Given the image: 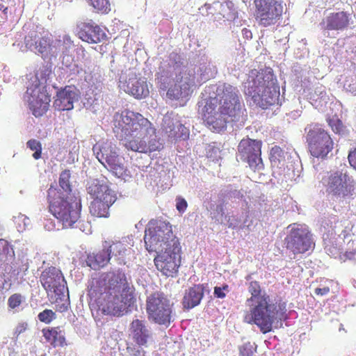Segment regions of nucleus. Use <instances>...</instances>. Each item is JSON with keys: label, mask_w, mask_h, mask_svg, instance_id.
<instances>
[{"label": "nucleus", "mask_w": 356, "mask_h": 356, "mask_svg": "<svg viewBox=\"0 0 356 356\" xmlns=\"http://www.w3.org/2000/svg\"><path fill=\"white\" fill-rule=\"evenodd\" d=\"M116 121V131L120 134L121 140L128 150L149 154L163 148L156 129L142 114L125 110Z\"/></svg>", "instance_id": "obj_1"}, {"label": "nucleus", "mask_w": 356, "mask_h": 356, "mask_svg": "<svg viewBox=\"0 0 356 356\" xmlns=\"http://www.w3.org/2000/svg\"><path fill=\"white\" fill-rule=\"evenodd\" d=\"M100 282L99 280H92L88 291L90 300L96 303L102 314L122 316L127 305L130 306L134 299V288L128 282L125 273L119 270L112 273L104 291Z\"/></svg>", "instance_id": "obj_2"}, {"label": "nucleus", "mask_w": 356, "mask_h": 356, "mask_svg": "<svg viewBox=\"0 0 356 356\" xmlns=\"http://www.w3.org/2000/svg\"><path fill=\"white\" fill-rule=\"evenodd\" d=\"M241 105L237 88L223 83L216 88L214 97H209L202 111V118L207 127L220 132L227 127L229 120L240 115Z\"/></svg>", "instance_id": "obj_3"}, {"label": "nucleus", "mask_w": 356, "mask_h": 356, "mask_svg": "<svg viewBox=\"0 0 356 356\" xmlns=\"http://www.w3.org/2000/svg\"><path fill=\"white\" fill-rule=\"evenodd\" d=\"M248 291L251 295L247 299V302L250 303V311L244 314V322L255 324L264 334L270 332L275 321L281 319L286 314V303L281 300L273 301L269 295L262 292L257 281L250 282Z\"/></svg>", "instance_id": "obj_4"}, {"label": "nucleus", "mask_w": 356, "mask_h": 356, "mask_svg": "<svg viewBox=\"0 0 356 356\" xmlns=\"http://www.w3.org/2000/svg\"><path fill=\"white\" fill-rule=\"evenodd\" d=\"M245 94L263 109L275 104L280 97V86L274 74L269 70H252L244 85Z\"/></svg>", "instance_id": "obj_5"}, {"label": "nucleus", "mask_w": 356, "mask_h": 356, "mask_svg": "<svg viewBox=\"0 0 356 356\" xmlns=\"http://www.w3.org/2000/svg\"><path fill=\"white\" fill-rule=\"evenodd\" d=\"M49 212L62 224L63 228H71L79 220L81 211V200L77 196H60L58 192L51 191L47 195Z\"/></svg>", "instance_id": "obj_6"}, {"label": "nucleus", "mask_w": 356, "mask_h": 356, "mask_svg": "<svg viewBox=\"0 0 356 356\" xmlns=\"http://www.w3.org/2000/svg\"><path fill=\"white\" fill-rule=\"evenodd\" d=\"M144 241L146 250L149 252L180 244L179 238L173 234L170 223L157 220L149 222Z\"/></svg>", "instance_id": "obj_7"}, {"label": "nucleus", "mask_w": 356, "mask_h": 356, "mask_svg": "<svg viewBox=\"0 0 356 356\" xmlns=\"http://www.w3.org/2000/svg\"><path fill=\"white\" fill-rule=\"evenodd\" d=\"M87 191L92 199L89 207L91 215L97 218H108L110 207L117 200L116 193L107 183L97 179L89 184Z\"/></svg>", "instance_id": "obj_8"}, {"label": "nucleus", "mask_w": 356, "mask_h": 356, "mask_svg": "<svg viewBox=\"0 0 356 356\" xmlns=\"http://www.w3.org/2000/svg\"><path fill=\"white\" fill-rule=\"evenodd\" d=\"M307 150L314 158L325 159L334 149L331 136L318 123H310L305 128Z\"/></svg>", "instance_id": "obj_9"}, {"label": "nucleus", "mask_w": 356, "mask_h": 356, "mask_svg": "<svg viewBox=\"0 0 356 356\" xmlns=\"http://www.w3.org/2000/svg\"><path fill=\"white\" fill-rule=\"evenodd\" d=\"M174 302L161 291L147 297L146 312L148 319L159 325L168 327L173 321Z\"/></svg>", "instance_id": "obj_10"}, {"label": "nucleus", "mask_w": 356, "mask_h": 356, "mask_svg": "<svg viewBox=\"0 0 356 356\" xmlns=\"http://www.w3.org/2000/svg\"><path fill=\"white\" fill-rule=\"evenodd\" d=\"M321 183L328 195L339 200L352 195L355 188L353 180L342 170L327 172Z\"/></svg>", "instance_id": "obj_11"}, {"label": "nucleus", "mask_w": 356, "mask_h": 356, "mask_svg": "<svg viewBox=\"0 0 356 356\" xmlns=\"http://www.w3.org/2000/svg\"><path fill=\"white\" fill-rule=\"evenodd\" d=\"M98 161L118 177L125 175L127 169L120 162L118 147L111 142L97 143L92 147Z\"/></svg>", "instance_id": "obj_12"}, {"label": "nucleus", "mask_w": 356, "mask_h": 356, "mask_svg": "<svg viewBox=\"0 0 356 356\" xmlns=\"http://www.w3.org/2000/svg\"><path fill=\"white\" fill-rule=\"evenodd\" d=\"M157 251L159 252L154 259L156 269L166 277H175L181 265L180 244Z\"/></svg>", "instance_id": "obj_13"}, {"label": "nucleus", "mask_w": 356, "mask_h": 356, "mask_svg": "<svg viewBox=\"0 0 356 356\" xmlns=\"http://www.w3.org/2000/svg\"><path fill=\"white\" fill-rule=\"evenodd\" d=\"M254 18L259 25H275L282 17L284 6L280 0H254Z\"/></svg>", "instance_id": "obj_14"}, {"label": "nucleus", "mask_w": 356, "mask_h": 356, "mask_svg": "<svg viewBox=\"0 0 356 356\" xmlns=\"http://www.w3.org/2000/svg\"><path fill=\"white\" fill-rule=\"evenodd\" d=\"M262 142L258 140L244 138L238 146V152L242 161L248 163L250 168L255 171L264 168L261 159Z\"/></svg>", "instance_id": "obj_15"}, {"label": "nucleus", "mask_w": 356, "mask_h": 356, "mask_svg": "<svg viewBox=\"0 0 356 356\" xmlns=\"http://www.w3.org/2000/svg\"><path fill=\"white\" fill-rule=\"evenodd\" d=\"M284 241L286 248L294 254H303L315 245L309 230L300 225L292 227Z\"/></svg>", "instance_id": "obj_16"}, {"label": "nucleus", "mask_w": 356, "mask_h": 356, "mask_svg": "<svg viewBox=\"0 0 356 356\" xmlns=\"http://www.w3.org/2000/svg\"><path fill=\"white\" fill-rule=\"evenodd\" d=\"M195 86V74L194 72H181L176 75L174 83L167 91V96L170 99H183L188 97L193 92V87Z\"/></svg>", "instance_id": "obj_17"}, {"label": "nucleus", "mask_w": 356, "mask_h": 356, "mask_svg": "<svg viewBox=\"0 0 356 356\" xmlns=\"http://www.w3.org/2000/svg\"><path fill=\"white\" fill-rule=\"evenodd\" d=\"M24 44L27 49L47 56L51 50V40L43 29L31 30L24 38Z\"/></svg>", "instance_id": "obj_18"}, {"label": "nucleus", "mask_w": 356, "mask_h": 356, "mask_svg": "<svg viewBox=\"0 0 356 356\" xmlns=\"http://www.w3.org/2000/svg\"><path fill=\"white\" fill-rule=\"evenodd\" d=\"M40 282L48 296L60 297L65 288V279L61 271L56 267H49L40 275Z\"/></svg>", "instance_id": "obj_19"}, {"label": "nucleus", "mask_w": 356, "mask_h": 356, "mask_svg": "<svg viewBox=\"0 0 356 356\" xmlns=\"http://www.w3.org/2000/svg\"><path fill=\"white\" fill-rule=\"evenodd\" d=\"M122 88L128 94L136 99H142L149 95V91L145 78L138 77L135 72H129L128 77L122 82Z\"/></svg>", "instance_id": "obj_20"}, {"label": "nucleus", "mask_w": 356, "mask_h": 356, "mask_svg": "<svg viewBox=\"0 0 356 356\" xmlns=\"http://www.w3.org/2000/svg\"><path fill=\"white\" fill-rule=\"evenodd\" d=\"M51 99L44 87L35 86L31 93L29 102L35 117L44 115L48 110Z\"/></svg>", "instance_id": "obj_21"}, {"label": "nucleus", "mask_w": 356, "mask_h": 356, "mask_svg": "<svg viewBox=\"0 0 356 356\" xmlns=\"http://www.w3.org/2000/svg\"><path fill=\"white\" fill-rule=\"evenodd\" d=\"M77 29L79 38L88 43H99L106 38L104 32L92 19L79 22Z\"/></svg>", "instance_id": "obj_22"}, {"label": "nucleus", "mask_w": 356, "mask_h": 356, "mask_svg": "<svg viewBox=\"0 0 356 356\" xmlns=\"http://www.w3.org/2000/svg\"><path fill=\"white\" fill-rule=\"evenodd\" d=\"M129 336L138 346H147L152 339V332L145 321L134 319L129 325Z\"/></svg>", "instance_id": "obj_23"}, {"label": "nucleus", "mask_w": 356, "mask_h": 356, "mask_svg": "<svg viewBox=\"0 0 356 356\" xmlns=\"http://www.w3.org/2000/svg\"><path fill=\"white\" fill-rule=\"evenodd\" d=\"M350 24V14L345 11L330 13L321 22V28L327 31H342Z\"/></svg>", "instance_id": "obj_24"}, {"label": "nucleus", "mask_w": 356, "mask_h": 356, "mask_svg": "<svg viewBox=\"0 0 356 356\" xmlns=\"http://www.w3.org/2000/svg\"><path fill=\"white\" fill-rule=\"evenodd\" d=\"M76 94L72 87L65 86L63 89L58 91L56 94V98L54 102V106L58 111H70L74 107V102Z\"/></svg>", "instance_id": "obj_25"}, {"label": "nucleus", "mask_w": 356, "mask_h": 356, "mask_svg": "<svg viewBox=\"0 0 356 356\" xmlns=\"http://www.w3.org/2000/svg\"><path fill=\"white\" fill-rule=\"evenodd\" d=\"M204 296V287L201 284H195L189 288L183 298V306L189 309L198 305Z\"/></svg>", "instance_id": "obj_26"}, {"label": "nucleus", "mask_w": 356, "mask_h": 356, "mask_svg": "<svg viewBox=\"0 0 356 356\" xmlns=\"http://www.w3.org/2000/svg\"><path fill=\"white\" fill-rule=\"evenodd\" d=\"M43 337L53 347H63L67 345L63 331L59 327L44 328Z\"/></svg>", "instance_id": "obj_27"}, {"label": "nucleus", "mask_w": 356, "mask_h": 356, "mask_svg": "<svg viewBox=\"0 0 356 356\" xmlns=\"http://www.w3.org/2000/svg\"><path fill=\"white\" fill-rule=\"evenodd\" d=\"M71 174L69 170H65L61 172L59 177V188L52 186L47 191V195H50V193L53 191L58 192L60 196H75L72 193V186L70 184Z\"/></svg>", "instance_id": "obj_28"}, {"label": "nucleus", "mask_w": 356, "mask_h": 356, "mask_svg": "<svg viewBox=\"0 0 356 356\" xmlns=\"http://www.w3.org/2000/svg\"><path fill=\"white\" fill-rule=\"evenodd\" d=\"M111 259L109 253L106 249H103L92 254H89L86 259V263L88 266L94 270H99L106 266Z\"/></svg>", "instance_id": "obj_29"}, {"label": "nucleus", "mask_w": 356, "mask_h": 356, "mask_svg": "<svg viewBox=\"0 0 356 356\" xmlns=\"http://www.w3.org/2000/svg\"><path fill=\"white\" fill-rule=\"evenodd\" d=\"M103 247L105 248L109 253L110 257L113 256L118 259H123L128 251V246L124 241H107L103 243Z\"/></svg>", "instance_id": "obj_30"}, {"label": "nucleus", "mask_w": 356, "mask_h": 356, "mask_svg": "<svg viewBox=\"0 0 356 356\" xmlns=\"http://www.w3.org/2000/svg\"><path fill=\"white\" fill-rule=\"evenodd\" d=\"M13 249L10 246L8 242L4 239H0V277L5 276L4 271L9 266L8 263L6 262L8 254ZM14 254V252H13Z\"/></svg>", "instance_id": "obj_31"}, {"label": "nucleus", "mask_w": 356, "mask_h": 356, "mask_svg": "<svg viewBox=\"0 0 356 356\" xmlns=\"http://www.w3.org/2000/svg\"><path fill=\"white\" fill-rule=\"evenodd\" d=\"M177 122L179 121L170 116L165 115L164 117L162 124V128L168 137L172 138V136H176L175 129H176V127H177Z\"/></svg>", "instance_id": "obj_32"}, {"label": "nucleus", "mask_w": 356, "mask_h": 356, "mask_svg": "<svg viewBox=\"0 0 356 356\" xmlns=\"http://www.w3.org/2000/svg\"><path fill=\"white\" fill-rule=\"evenodd\" d=\"M270 161L273 166L277 165L284 161L285 156L284 150L279 146H274L270 152Z\"/></svg>", "instance_id": "obj_33"}, {"label": "nucleus", "mask_w": 356, "mask_h": 356, "mask_svg": "<svg viewBox=\"0 0 356 356\" xmlns=\"http://www.w3.org/2000/svg\"><path fill=\"white\" fill-rule=\"evenodd\" d=\"M88 2L97 13H108L111 10L109 0H88Z\"/></svg>", "instance_id": "obj_34"}, {"label": "nucleus", "mask_w": 356, "mask_h": 356, "mask_svg": "<svg viewBox=\"0 0 356 356\" xmlns=\"http://www.w3.org/2000/svg\"><path fill=\"white\" fill-rule=\"evenodd\" d=\"M356 241H350L348 243V250L339 255L340 259L345 262L348 260H356Z\"/></svg>", "instance_id": "obj_35"}, {"label": "nucleus", "mask_w": 356, "mask_h": 356, "mask_svg": "<svg viewBox=\"0 0 356 356\" xmlns=\"http://www.w3.org/2000/svg\"><path fill=\"white\" fill-rule=\"evenodd\" d=\"M25 301V297L19 293L12 294L8 299V307L14 310L19 308Z\"/></svg>", "instance_id": "obj_36"}, {"label": "nucleus", "mask_w": 356, "mask_h": 356, "mask_svg": "<svg viewBox=\"0 0 356 356\" xmlns=\"http://www.w3.org/2000/svg\"><path fill=\"white\" fill-rule=\"evenodd\" d=\"M27 147L32 151H34L33 157L38 160L41 158L42 155V144L40 141L35 139H31L26 143Z\"/></svg>", "instance_id": "obj_37"}, {"label": "nucleus", "mask_w": 356, "mask_h": 356, "mask_svg": "<svg viewBox=\"0 0 356 356\" xmlns=\"http://www.w3.org/2000/svg\"><path fill=\"white\" fill-rule=\"evenodd\" d=\"M327 123L335 134H342L343 133L345 127L341 120L337 116L329 118L327 120Z\"/></svg>", "instance_id": "obj_38"}, {"label": "nucleus", "mask_w": 356, "mask_h": 356, "mask_svg": "<svg viewBox=\"0 0 356 356\" xmlns=\"http://www.w3.org/2000/svg\"><path fill=\"white\" fill-rule=\"evenodd\" d=\"M177 126L176 129H175L176 136H172V138L183 140L187 139L190 134L189 129L180 122H177Z\"/></svg>", "instance_id": "obj_39"}, {"label": "nucleus", "mask_w": 356, "mask_h": 356, "mask_svg": "<svg viewBox=\"0 0 356 356\" xmlns=\"http://www.w3.org/2000/svg\"><path fill=\"white\" fill-rule=\"evenodd\" d=\"M333 231L334 234L338 235L339 238H341L343 240L347 238L350 236V229L344 227L341 222L335 223Z\"/></svg>", "instance_id": "obj_40"}, {"label": "nucleus", "mask_w": 356, "mask_h": 356, "mask_svg": "<svg viewBox=\"0 0 356 356\" xmlns=\"http://www.w3.org/2000/svg\"><path fill=\"white\" fill-rule=\"evenodd\" d=\"M38 318L40 322L49 324L56 319V315L51 309H46L38 314Z\"/></svg>", "instance_id": "obj_41"}, {"label": "nucleus", "mask_w": 356, "mask_h": 356, "mask_svg": "<svg viewBox=\"0 0 356 356\" xmlns=\"http://www.w3.org/2000/svg\"><path fill=\"white\" fill-rule=\"evenodd\" d=\"M255 350L250 342L245 343L239 348L240 356H252Z\"/></svg>", "instance_id": "obj_42"}, {"label": "nucleus", "mask_w": 356, "mask_h": 356, "mask_svg": "<svg viewBox=\"0 0 356 356\" xmlns=\"http://www.w3.org/2000/svg\"><path fill=\"white\" fill-rule=\"evenodd\" d=\"M229 287L227 284H224L222 287L215 286L213 291V295L218 298H224L226 296V293L229 292Z\"/></svg>", "instance_id": "obj_43"}, {"label": "nucleus", "mask_w": 356, "mask_h": 356, "mask_svg": "<svg viewBox=\"0 0 356 356\" xmlns=\"http://www.w3.org/2000/svg\"><path fill=\"white\" fill-rule=\"evenodd\" d=\"M188 203L186 200L181 197L176 198V209L179 213H184L186 210Z\"/></svg>", "instance_id": "obj_44"}, {"label": "nucleus", "mask_w": 356, "mask_h": 356, "mask_svg": "<svg viewBox=\"0 0 356 356\" xmlns=\"http://www.w3.org/2000/svg\"><path fill=\"white\" fill-rule=\"evenodd\" d=\"M168 76L161 74L160 76H158L156 78L158 84L159 86V88L163 90H165L168 88L167 85V81H168Z\"/></svg>", "instance_id": "obj_45"}, {"label": "nucleus", "mask_w": 356, "mask_h": 356, "mask_svg": "<svg viewBox=\"0 0 356 356\" xmlns=\"http://www.w3.org/2000/svg\"><path fill=\"white\" fill-rule=\"evenodd\" d=\"M240 223V219L235 216H231L227 220V225L229 228L234 229L238 226Z\"/></svg>", "instance_id": "obj_46"}, {"label": "nucleus", "mask_w": 356, "mask_h": 356, "mask_svg": "<svg viewBox=\"0 0 356 356\" xmlns=\"http://www.w3.org/2000/svg\"><path fill=\"white\" fill-rule=\"evenodd\" d=\"M348 159L350 165L356 170V147L350 151Z\"/></svg>", "instance_id": "obj_47"}, {"label": "nucleus", "mask_w": 356, "mask_h": 356, "mask_svg": "<svg viewBox=\"0 0 356 356\" xmlns=\"http://www.w3.org/2000/svg\"><path fill=\"white\" fill-rule=\"evenodd\" d=\"M330 292V288L328 286H325L323 288H316L314 290V293L316 296H325L327 295Z\"/></svg>", "instance_id": "obj_48"}, {"label": "nucleus", "mask_w": 356, "mask_h": 356, "mask_svg": "<svg viewBox=\"0 0 356 356\" xmlns=\"http://www.w3.org/2000/svg\"><path fill=\"white\" fill-rule=\"evenodd\" d=\"M29 268V265L28 262H25L22 264V266L19 268L17 274L22 273V276L26 275Z\"/></svg>", "instance_id": "obj_49"}, {"label": "nucleus", "mask_w": 356, "mask_h": 356, "mask_svg": "<svg viewBox=\"0 0 356 356\" xmlns=\"http://www.w3.org/2000/svg\"><path fill=\"white\" fill-rule=\"evenodd\" d=\"M27 328V323H22L17 325L15 328V333L17 335L20 334L21 333L24 332Z\"/></svg>", "instance_id": "obj_50"}, {"label": "nucleus", "mask_w": 356, "mask_h": 356, "mask_svg": "<svg viewBox=\"0 0 356 356\" xmlns=\"http://www.w3.org/2000/svg\"><path fill=\"white\" fill-rule=\"evenodd\" d=\"M242 34L243 38L246 39H251L252 37V33L250 30L248 29L247 28H244L242 29Z\"/></svg>", "instance_id": "obj_51"}, {"label": "nucleus", "mask_w": 356, "mask_h": 356, "mask_svg": "<svg viewBox=\"0 0 356 356\" xmlns=\"http://www.w3.org/2000/svg\"><path fill=\"white\" fill-rule=\"evenodd\" d=\"M58 310L60 312H66L67 310V306L65 304H62L61 305L58 306Z\"/></svg>", "instance_id": "obj_52"}, {"label": "nucleus", "mask_w": 356, "mask_h": 356, "mask_svg": "<svg viewBox=\"0 0 356 356\" xmlns=\"http://www.w3.org/2000/svg\"><path fill=\"white\" fill-rule=\"evenodd\" d=\"M7 8H5L2 4H0V11L2 12V13H4V11L6 10Z\"/></svg>", "instance_id": "obj_53"}, {"label": "nucleus", "mask_w": 356, "mask_h": 356, "mask_svg": "<svg viewBox=\"0 0 356 356\" xmlns=\"http://www.w3.org/2000/svg\"><path fill=\"white\" fill-rule=\"evenodd\" d=\"M11 286V284H9V287L7 289H9Z\"/></svg>", "instance_id": "obj_54"}]
</instances>
